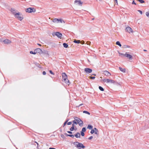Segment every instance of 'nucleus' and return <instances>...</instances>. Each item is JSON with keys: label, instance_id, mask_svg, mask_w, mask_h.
Masks as SVG:
<instances>
[{"label": "nucleus", "instance_id": "28", "mask_svg": "<svg viewBox=\"0 0 149 149\" xmlns=\"http://www.w3.org/2000/svg\"><path fill=\"white\" fill-rule=\"evenodd\" d=\"M74 120H75L76 121H77L78 120H79V119H80V118H78L77 117H75V116L74 117Z\"/></svg>", "mask_w": 149, "mask_h": 149}, {"label": "nucleus", "instance_id": "14", "mask_svg": "<svg viewBox=\"0 0 149 149\" xmlns=\"http://www.w3.org/2000/svg\"><path fill=\"white\" fill-rule=\"evenodd\" d=\"M75 137L77 138H80V134L79 132H77L75 135Z\"/></svg>", "mask_w": 149, "mask_h": 149}, {"label": "nucleus", "instance_id": "54", "mask_svg": "<svg viewBox=\"0 0 149 149\" xmlns=\"http://www.w3.org/2000/svg\"><path fill=\"white\" fill-rule=\"evenodd\" d=\"M72 127H74V123H73L72 124Z\"/></svg>", "mask_w": 149, "mask_h": 149}, {"label": "nucleus", "instance_id": "4", "mask_svg": "<svg viewBox=\"0 0 149 149\" xmlns=\"http://www.w3.org/2000/svg\"><path fill=\"white\" fill-rule=\"evenodd\" d=\"M125 31L129 33H133V31L132 29L130 27L128 26L125 29Z\"/></svg>", "mask_w": 149, "mask_h": 149}, {"label": "nucleus", "instance_id": "49", "mask_svg": "<svg viewBox=\"0 0 149 149\" xmlns=\"http://www.w3.org/2000/svg\"><path fill=\"white\" fill-rule=\"evenodd\" d=\"M67 132L69 134H72V132L71 131H67Z\"/></svg>", "mask_w": 149, "mask_h": 149}, {"label": "nucleus", "instance_id": "61", "mask_svg": "<svg viewBox=\"0 0 149 149\" xmlns=\"http://www.w3.org/2000/svg\"><path fill=\"white\" fill-rule=\"evenodd\" d=\"M93 75H95V74H93Z\"/></svg>", "mask_w": 149, "mask_h": 149}, {"label": "nucleus", "instance_id": "3", "mask_svg": "<svg viewBox=\"0 0 149 149\" xmlns=\"http://www.w3.org/2000/svg\"><path fill=\"white\" fill-rule=\"evenodd\" d=\"M26 12L31 13L35 12L36 11V10L34 8H29L26 10Z\"/></svg>", "mask_w": 149, "mask_h": 149}, {"label": "nucleus", "instance_id": "21", "mask_svg": "<svg viewBox=\"0 0 149 149\" xmlns=\"http://www.w3.org/2000/svg\"><path fill=\"white\" fill-rule=\"evenodd\" d=\"M94 133L96 134H98V131L97 129L96 128H94Z\"/></svg>", "mask_w": 149, "mask_h": 149}, {"label": "nucleus", "instance_id": "59", "mask_svg": "<svg viewBox=\"0 0 149 149\" xmlns=\"http://www.w3.org/2000/svg\"><path fill=\"white\" fill-rule=\"evenodd\" d=\"M100 78L101 79H102V77H100Z\"/></svg>", "mask_w": 149, "mask_h": 149}, {"label": "nucleus", "instance_id": "45", "mask_svg": "<svg viewBox=\"0 0 149 149\" xmlns=\"http://www.w3.org/2000/svg\"><path fill=\"white\" fill-rule=\"evenodd\" d=\"M132 4H133L136 5V3L134 2V0H133L132 2Z\"/></svg>", "mask_w": 149, "mask_h": 149}, {"label": "nucleus", "instance_id": "15", "mask_svg": "<svg viewBox=\"0 0 149 149\" xmlns=\"http://www.w3.org/2000/svg\"><path fill=\"white\" fill-rule=\"evenodd\" d=\"M53 22L54 23H58V19L55 18L53 20Z\"/></svg>", "mask_w": 149, "mask_h": 149}, {"label": "nucleus", "instance_id": "62", "mask_svg": "<svg viewBox=\"0 0 149 149\" xmlns=\"http://www.w3.org/2000/svg\"><path fill=\"white\" fill-rule=\"evenodd\" d=\"M37 143V145H38V143Z\"/></svg>", "mask_w": 149, "mask_h": 149}, {"label": "nucleus", "instance_id": "44", "mask_svg": "<svg viewBox=\"0 0 149 149\" xmlns=\"http://www.w3.org/2000/svg\"><path fill=\"white\" fill-rule=\"evenodd\" d=\"M90 43H91V42L90 41H87L86 42V44L88 45H90Z\"/></svg>", "mask_w": 149, "mask_h": 149}, {"label": "nucleus", "instance_id": "32", "mask_svg": "<svg viewBox=\"0 0 149 149\" xmlns=\"http://www.w3.org/2000/svg\"><path fill=\"white\" fill-rule=\"evenodd\" d=\"M74 129V127H72L70 129V130L71 131H73Z\"/></svg>", "mask_w": 149, "mask_h": 149}, {"label": "nucleus", "instance_id": "56", "mask_svg": "<svg viewBox=\"0 0 149 149\" xmlns=\"http://www.w3.org/2000/svg\"><path fill=\"white\" fill-rule=\"evenodd\" d=\"M143 51H145V52H146V51H147V50H145V49H144V50H143Z\"/></svg>", "mask_w": 149, "mask_h": 149}, {"label": "nucleus", "instance_id": "51", "mask_svg": "<svg viewBox=\"0 0 149 149\" xmlns=\"http://www.w3.org/2000/svg\"><path fill=\"white\" fill-rule=\"evenodd\" d=\"M67 123V122H66L65 121L64 123V125H63V126H64L65 125H66V123Z\"/></svg>", "mask_w": 149, "mask_h": 149}, {"label": "nucleus", "instance_id": "35", "mask_svg": "<svg viewBox=\"0 0 149 149\" xmlns=\"http://www.w3.org/2000/svg\"><path fill=\"white\" fill-rule=\"evenodd\" d=\"M72 122L74 124H75L76 125L77 124V122L75 120H74Z\"/></svg>", "mask_w": 149, "mask_h": 149}, {"label": "nucleus", "instance_id": "16", "mask_svg": "<svg viewBox=\"0 0 149 149\" xmlns=\"http://www.w3.org/2000/svg\"><path fill=\"white\" fill-rule=\"evenodd\" d=\"M119 70L122 72H125V69L119 67Z\"/></svg>", "mask_w": 149, "mask_h": 149}, {"label": "nucleus", "instance_id": "55", "mask_svg": "<svg viewBox=\"0 0 149 149\" xmlns=\"http://www.w3.org/2000/svg\"><path fill=\"white\" fill-rule=\"evenodd\" d=\"M100 2H102V0H99Z\"/></svg>", "mask_w": 149, "mask_h": 149}, {"label": "nucleus", "instance_id": "10", "mask_svg": "<svg viewBox=\"0 0 149 149\" xmlns=\"http://www.w3.org/2000/svg\"><path fill=\"white\" fill-rule=\"evenodd\" d=\"M103 74L107 76H108L111 75L110 73H109L108 71L106 70L104 71V72Z\"/></svg>", "mask_w": 149, "mask_h": 149}, {"label": "nucleus", "instance_id": "48", "mask_svg": "<svg viewBox=\"0 0 149 149\" xmlns=\"http://www.w3.org/2000/svg\"><path fill=\"white\" fill-rule=\"evenodd\" d=\"M42 74H43V75H45L46 74V72L45 71H44L43 72Z\"/></svg>", "mask_w": 149, "mask_h": 149}, {"label": "nucleus", "instance_id": "30", "mask_svg": "<svg viewBox=\"0 0 149 149\" xmlns=\"http://www.w3.org/2000/svg\"><path fill=\"white\" fill-rule=\"evenodd\" d=\"M138 1H139L141 3H143L145 2L143 0H138Z\"/></svg>", "mask_w": 149, "mask_h": 149}, {"label": "nucleus", "instance_id": "19", "mask_svg": "<svg viewBox=\"0 0 149 149\" xmlns=\"http://www.w3.org/2000/svg\"><path fill=\"white\" fill-rule=\"evenodd\" d=\"M93 127V126L90 125H88L87 127V128L90 130L92 129Z\"/></svg>", "mask_w": 149, "mask_h": 149}, {"label": "nucleus", "instance_id": "22", "mask_svg": "<svg viewBox=\"0 0 149 149\" xmlns=\"http://www.w3.org/2000/svg\"><path fill=\"white\" fill-rule=\"evenodd\" d=\"M74 42L75 43H80V41L79 40H75L74 41Z\"/></svg>", "mask_w": 149, "mask_h": 149}, {"label": "nucleus", "instance_id": "20", "mask_svg": "<svg viewBox=\"0 0 149 149\" xmlns=\"http://www.w3.org/2000/svg\"><path fill=\"white\" fill-rule=\"evenodd\" d=\"M63 47L65 48H67L68 47V45L67 43H63Z\"/></svg>", "mask_w": 149, "mask_h": 149}, {"label": "nucleus", "instance_id": "11", "mask_svg": "<svg viewBox=\"0 0 149 149\" xmlns=\"http://www.w3.org/2000/svg\"><path fill=\"white\" fill-rule=\"evenodd\" d=\"M62 76L64 80L66 79L67 78V76L66 74L65 73H63L62 74Z\"/></svg>", "mask_w": 149, "mask_h": 149}, {"label": "nucleus", "instance_id": "53", "mask_svg": "<svg viewBox=\"0 0 149 149\" xmlns=\"http://www.w3.org/2000/svg\"><path fill=\"white\" fill-rule=\"evenodd\" d=\"M37 45H38L40 46H41V44H40L38 43Z\"/></svg>", "mask_w": 149, "mask_h": 149}, {"label": "nucleus", "instance_id": "40", "mask_svg": "<svg viewBox=\"0 0 149 149\" xmlns=\"http://www.w3.org/2000/svg\"><path fill=\"white\" fill-rule=\"evenodd\" d=\"M80 43L82 44H84V41L83 40H82L81 41V42H80Z\"/></svg>", "mask_w": 149, "mask_h": 149}, {"label": "nucleus", "instance_id": "5", "mask_svg": "<svg viewBox=\"0 0 149 149\" xmlns=\"http://www.w3.org/2000/svg\"><path fill=\"white\" fill-rule=\"evenodd\" d=\"M77 122V124L78 123L80 126L81 127L83 126V121L80 119H79V120H78Z\"/></svg>", "mask_w": 149, "mask_h": 149}, {"label": "nucleus", "instance_id": "41", "mask_svg": "<svg viewBox=\"0 0 149 149\" xmlns=\"http://www.w3.org/2000/svg\"><path fill=\"white\" fill-rule=\"evenodd\" d=\"M71 124H72V122H69L68 123H67V124L68 125H70Z\"/></svg>", "mask_w": 149, "mask_h": 149}, {"label": "nucleus", "instance_id": "39", "mask_svg": "<svg viewBox=\"0 0 149 149\" xmlns=\"http://www.w3.org/2000/svg\"><path fill=\"white\" fill-rule=\"evenodd\" d=\"M95 78V77H92L90 76L89 77V78L90 79H94Z\"/></svg>", "mask_w": 149, "mask_h": 149}, {"label": "nucleus", "instance_id": "1", "mask_svg": "<svg viewBox=\"0 0 149 149\" xmlns=\"http://www.w3.org/2000/svg\"><path fill=\"white\" fill-rule=\"evenodd\" d=\"M11 11L12 13L14 15L15 17L17 18L19 20L21 21L23 19L22 17V15L19 12L17 13L16 11L14 9H11Z\"/></svg>", "mask_w": 149, "mask_h": 149}, {"label": "nucleus", "instance_id": "25", "mask_svg": "<svg viewBox=\"0 0 149 149\" xmlns=\"http://www.w3.org/2000/svg\"><path fill=\"white\" fill-rule=\"evenodd\" d=\"M99 89L101 91H104V88L102 87L101 86H99Z\"/></svg>", "mask_w": 149, "mask_h": 149}, {"label": "nucleus", "instance_id": "36", "mask_svg": "<svg viewBox=\"0 0 149 149\" xmlns=\"http://www.w3.org/2000/svg\"><path fill=\"white\" fill-rule=\"evenodd\" d=\"M80 133H81V134L82 136H84V132L81 131Z\"/></svg>", "mask_w": 149, "mask_h": 149}, {"label": "nucleus", "instance_id": "58", "mask_svg": "<svg viewBox=\"0 0 149 149\" xmlns=\"http://www.w3.org/2000/svg\"><path fill=\"white\" fill-rule=\"evenodd\" d=\"M68 120H67L66 121V122H67H67H68Z\"/></svg>", "mask_w": 149, "mask_h": 149}, {"label": "nucleus", "instance_id": "47", "mask_svg": "<svg viewBox=\"0 0 149 149\" xmlns=\"http://www.w3.org/2000/svg\"><path fill=\"white\" fill-rule=\"evenodd\" d=\"M49 72L51 74H54V73L51 70H50Z\"/></svg>", "mask_w": 149, "mask_h": 149}, {"label": "nucleus", "instance_id": "12", "mask_svg": "<svg viewBox=\"0 0 149 149\" xmlns=\"http://www.w3.org/2000/svg\"><path fill=\"white\" fill-rule=\"evenodd\" d=\"M55 35L59 38H61L62 36L61 33L59 32L56 33H55Z\"/></svg>", "mask_w": 149, "mask_h": 149}, {"label": "nucleus", "instance_id": "8", "mask_svg": "<svg viewBox=\"0 0 149 149\" xmlns=\"http://www.w3.org/2000/svg\"><path fill=\"white\" fill-rule=\"evenodd\" d=\"M84 71L87 73H90L92 72V70L90 68H86L84 69Z\"/></svg>", "mask_w": 149, "mask_h": 149}, {"label": "nucleus", "instance_id": "26", "mask_svg": "<svg viewBox=\"0 0 149 149\" xmlns=\"http://www.w3.org/2000/svg\"><path fill=\"white\" fill-rule=\"evenodd\" d=\"M86 130V129L85 127H83L82 128V130L81 131L84 132H85Z\"/></svg>", "mask_w": 149, "mask_h": 149}, {"label": "nucleus", "instance_id": "52", "mask_svg": "<svg viewBox=\"0 0 149 149\" xmlns=\"http://www.w3.org/2000/svg\"><path fill=\"white\" fill-rule=\"evenodd\" d=\"M49 149H56L55 148H49Z\"/></svg>", "mask_w": 149, "mask_h": 149}, {"label": "nucleus", "instance_id": "9", "mask_svg": "<svg viewBox=\"0 0 149 149\" xmlns=\"http://www.w3.org/2000/svg\"><path fill=\"white\" fill-rule=\"evenodd\" d=\"M3 41L4 42V43L7 44H10L11 42V41L7 39L4 40Z\"/></svg>", "mask_w": 149, "mask_h": 149}, {"label": "nucleus", "instance_id": "24", "mask_svg": "<svg viewBox=\"0 0 149 149\" xmlns=\"http://www.w3.org/2000/svg\"><path fill=\"white\" fill-rule=\"evenodd\" d=\"M30 53L32 54H36V52H35V50L34 52H33L32 51H30Z\"/></svg>", "mask_w": 149, "mask_h": 149}, {"label": "nucleus", "instance_id": "42", "mask_svg": "<svg viewBox=\"0 0 149 149\" xmlns=\"http://www.w3.org/2000/svg\"><path fill=\"white\" fill-rule=\"evenodd\" d=\"M138 11L139 12L141 15L142 14V12L140 10H138Z\"/></svg>", "mask_w": 149, "mask_h": 149}, {"label": "nucleus", "instance_id": "33", "mask_svg": "<svg viewBox=\"0 0 149 149\" xmlns=\"http://www.w3.org/2000/svg\"><path fill=\"white\" fill-rule=\"evenodd\" d=\"M146 15L147 17H149V11L147 12L146 13Z\"/></svg>", "mask_w": 149, "mask_h": 149}, {"label": "nucleus", "instance_id": "7", "mask_svg": "<svg viewBox=\"0 0 149 149\" xmlns=\"http://www.w3.org/2000/svg\"><path fill=\"white\" fill-rule=\"evenodd\" d=\"M124 56L127 57L130 60L132 59V56L131 55L128 54L127 53H126L124 55Z\"/></svg>", "mask_w": 149, "mask_h": 149}, {"label": "nucleus", "instance_id": "34", "mask_svg": "<svg viewBox=\"0 0 149 149\" xmlns=\"http://www.w3.org/2000/svg\"><path fill=\"white\" fill-rule=\"evenodd\" d=\"M106 79H102L101 81H103L104 82H106Z\"/></svg>", "mask_w": 149, "mask_h": 149}, {"label": "nucleus", "instance_id": "17", "mask_svg": "<svg viewBox=\"0 0 149 149\" xmlns=\"http://www.w3.org/2000/svg\"><path fill=\"white\" fill-rule=\"evenodd\" d=\"M64 80L65 83L67 84L68 85L70 84V83L69 81L67 79H66Z\"/></svg>", "mask_w": 149, "mask_h": 149}, {"label": "nucleus", "instance_id": "29", "mask_svg": "<svg viewBox=\"0 0 149 149\" xmlns=\"http://www.w3.org/2000/svg\"><path fill=\"white\" fill-rule=\"evenodd\" d=\"M115 81L112 79H110L109 83H115Z\"/></svg>", "mask_w": 149, "mask_h": 149}, {"label": "nucleus", "instance_id": "2", "mask_svg": "<svg viewBox=\"0 0 149 149\" xmlns=\"http://www.w3.org/2000/svg\"><path fill=\"white\" fill-rule=\"evenodd\" d=\"M74 144L78 149H81V148H85V146L82 143H79L77 141L74 142Z\"/></svg>", "mask_w": 149, "mask_h": 149}, {"label": "nucleus", "instance_id": "37", "mask_svg": "<svg viewBox=\"0 0 149 149\" xmlns=\"http://www.w3.org/2000/svg\"><path fill=\"white\" fill-rule=\"evenodd\" d=\"M94 128L91 131V134H93L94 133Z\"/></svg>", "mask_w": 149, "mask_h": 149}, {"label": "nucleus", "instance_id": "43", "mask_svg": "<svg viewBox=\"0 0 149 149\" xmlns=\"http://www.w3.org/2000/svg\"><path fill=\"white\" fill-rule=\"evenodd\" d=\"M118 53H119V55H124H124L125 54H123V53H120L119 52Z\"/></svg>", "mask_w": 149, "mask_h": 149}, {"label": "nucleus", "instance_id": "46", "mask_svg": "<svg viewBox=\"0 0 149 149\" xmlns=\"http://www.w3.org/2000/svg\"><path fill=\"white\" fill-rule=\"evenodd\" d=\"M93 138V136H91L89 138H88V139H89V140H91V139H92Z\"/></svg>", "mask_w": 149, "mask_h": 149}, {"label": "nucleus", "instance_id": "38", "mask_svg": "<svg viewBox=\"0 0 149 149\" xmlns=\"http://www.w3.org/2000/svg\"><path fill=\"white\" fill-rule=\"evenodd\" d=\"M110 79H106V82L107 83H109L110 81Z\"/></svg>", "mask_w": 149, "mask_h": 149}, {"label": "nucleus", "instance_id": "27", "mask_svg": "<svg viewBox=\"0 0 149 149\" xmlns=\"http://www.w3.org/2000/svg\"><path fill=\"white\" fill-rule=\"evenodd\" d=\"M83 113H86V114H88V115H90V113L89 112H88L87 111H83Z\"/></svg>", "mask_w": 149, "mask_h": 149}, {"label": "nucleus", "instance_id": "60", "mask_svg": "<svg viewBox=\"0 0 149 149\" xmlns=\"http://www.w3.org/2000/svg\"><path fill=\"white\" fill-rule=\"evenodd\" d=\"M92 19L93 20L94 19V18H93V19Z\"/></svg>", "mask_w": 149, "mask_h": 149}, {"label": "nucleus", "instance_id": "23", "mask_svg": "<svg viewBox=\"0 0 149 149\" xmlns=\"http://www.w3.org/2000/svg\"><path fill=\"white\" fill-rule=\"evenodd\" d=\"M117 45H119L120 47L121 46V45L120 44V42L119 41H117L116 43Z\"/></svg>", "mask_w": 149, "mask_h": 149}, {"label": "nucleus", "instance_id": "13", "mask_svg": "<svg viewBox=\"0 0 149 149\" xmlns=\"http://www.w3.org/2000/svg\"><path fill=\"white\" fill-rule=\"evenodd\" d=\"M74 3H77L79 5H81L82 3L80 0H76L74 1Z\"/></svg>", "mask_w": 149, "mask_h": 149}, {"label": "nucleus", "instance_id": "18", "mask_svg": "<svg viewBox=\"0 0 149 149\" xmlns=\"http://www.w3.org/2000/svg\"><path fill=\"white\" fill-rule=\"evenodd\" d=\"M58 22H60L61 23H65L64 21L62 19H58Z\"/></svg>", "mask_w": 149, "mask_h": 149}, {"label": "nucleus", "instance_id": "31", "mask_svg": "<svg viewBox=\"0 0 149 149\" xmlns=\"http://www.w3.org/2000/svg\"><path fill=\"white\" fill-rule=\"evenodd\" d=\"M67 136L71 137L72 138H73L74 137V135H73L68 134Z\"/></svg>", "mask_w": 149, "mask_h": 149}, {"label": "nucleus", "instance_id": "50", "mask_svg": "<svg viewBox=\"0 0 149 149\" xmlns=\"http://www.w3.org/2000/svg\"><path fill=\"white\" fill-rule=\"evenodd\" d=\"M114 1L115 2V3H116L117 4H118V1L117 0H114Z\"/></svg>", "mask_w": 149, "mask_h": 149}, {"label": "nucleus", "instance_id": "6", "mask_svg": "<svg viewBox=\"0 0 149 149\" xmlns=\"http://www.w3.org/2000/svg\"><path fill=\"white\" fill-rule=\"evenodd\" d=\"M36 53H38L40 54L42 53V52L41 49L39 48H38L35 49Z\"/></svg>", "mask_w": 149, "mask_h": 149}, {"label": "nucleus", "instance_id": "57", "mask_svg": "<svg viewBox=\"0 0 149 149\" xmlns=\"http://www.w3.org/2000/svg\"><path fill=\"white\" fill-rule=\"evenodd\" d=\"M82 105V104H81L79 105V106H81Z\"/></svg>", "mask_w": 149, "mask_h": 149}]
</instances>
